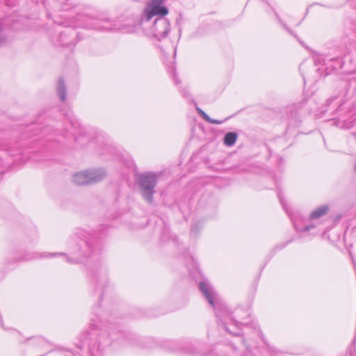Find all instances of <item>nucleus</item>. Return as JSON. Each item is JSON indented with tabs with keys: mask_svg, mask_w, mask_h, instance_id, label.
<instances>
[{
	"mask_svg": "<svg viewBox=\"0 0 356 356\" xmlns=\"http://www.w3.org/2000/svg\"><path fill=\"white\" fill-rule=\"evenodd\" d=\"M69 120L70 121L72 126L74 127V128L79 127V124L77 120L74 119L72 117H68Z\"/></svg>",
	"mask_w": 356,
	"mask_h": 356,
	"instance_id": "f3484780",
	"label": "nucleus"
},
{
	"mask_svg": "<svg viewBox=\"0 0 356 356\" xmlns=\"http://www.w3.org/2000/svg\"><path fill=\"white\" fill-rule=\"evenodd\" d=\"M197 111L200 114V115L207 122L213 124H220L222 123V121L215 120L211 118L204 111H203L200 108H197Z\"/></svg>",
	"mask_w": 356,
	"mask_h": 356,
	"instance_id": "4468645a",
	"label": "nucleus"
},
{
	"mask_svg": "<svg viewBox=\"0 0 356 356\" xmlns=\"http://www.w3.org/2000/svg\"><path fill=\"white\" fill-rule=\"evenodd\" d=\"M195 225H193L192 227H191V232H193L195 231Z\"/></svg>",
	"mask_w": 356,
	"mask_h": 356,
	"instance_id": "412c9836",
	"label": "nucleus"
},
{
	"mask_svg": "<svg viewBox=\"0 0 356 356\" xmlns=\"http://www.w3.org/2000/svg\"><path fill=\"white\" fill-rule=\"evenodd\" d=\"M57 93L60 99L64 102L66 99L67 90L65 85V81L63 78H60L58 82Z\"/></svg>",
	"mask_w": 356,
	"mask_h": 356,
	"instance_id": "9b49d317",
	"label": "nucleus"
},
{
	"mask_svg": "<svg viewBox=\"0 0 356 356\" xmlns=\"http://www.w3.org/2000/svg\"><path fill=\"white\" fill-rule=\"evenodd\" d=\"M170 29V23L164 17L159 15L156 17L151 26V33L152 35L158 40L165 38Z\"/></svg>",
	"mask_w": 356,
	"mask_h": 356,
	"instance_id": "423d86ee",
	"label": "nucleus"
},
{
	"mask_svg": "<svg viewBox=\"0 0 356 356\" xmlns=\"http://www.w3.org/2000/svg\"><path fill=\"white\" fill-rule=\"evenodd\" d=\"M312 228H313V226H312V225H306V226L303 228L302 231H305V232H306V231H309V230H310Z\"/></svg>",
	"mask_w": 356,
	"mask_h": 356,
	"instance_id": "6ab92c4d",
	"label": "nucleus"
},
{
	"mask_svg": "<svg viewBox=\"0 0 356 356\" xmlns=\"http://www.w3.org/2000/svg\"><path fill=\"white\" fill-rule=\"evenodd\" d=\"M237 138L238 134L236 132H228L224 136V144L227 147H232L235 144Z\"/></svg>",
	"mask_w": 356,
	"mask_h": 356,
	"instance_id": "ddd939ff",
	"label": "nucleus"
},
{
	"mask_svg": "<svg viewBox=\"0 0 356 356\" xmlns=\"http://www.w3.org/2000/svg\"><path fill=\"white\" fill-rule=\"evenodd\" d=\"M91 282L97 286V287L103 289L107 283V277L105 273L100 271H92L90 273Z\"/></svg>",
	"mask_w": 356,
	"mask_h": 356,
	"instance_id": "9d476101",
	"label": "nucleus"
},
{
	"mask_svg": "<svg viewBox=\"0 0 356 356\" xmlns=\"http://www.w3.org/2000/svg\"><path fill=\"white\" fill-rule=\"evenodd\" d=\"M106 333L100 331L97 327H92L90 330L82 333L79 338V342L76 343V346L82 349L85 344L88 345L89 356H102L103 348L101 347L100 339H104Z\"/></svg>",
	"mask_w": 356,
	"mask_h": 356,
	"instance_id": "f03ea898",
	"label": "nucleus"
},
{
	"mask_svg": "<svg viewBox=\"0 0 356 356\" xmlns=\"http://www.w3.org/2000/svg\"><path fill=\"white\" fill-rule=\"evenodd\" d=\"M329 207L327 205H323L314 210L310 213L311 219H318L324 216L328 211Z\"/></svg>",
	"mask_w": 356,
	"mask_h": 356,
	"instance_id": "f8f14e48",
	"label": "nucleus"
},
{
	"mask_svg": "<svg viewBox=\"0 0 356 356\" xmlns=\"http://www.w3.org/2000/svg\"><path fill=\"white\" fill-rule=\"evenodd\" d=\"M106 175L104 169H94L75 173L72 181L76 185L92 184L101 181Z\"/></svg>",
	"mask_w": 356,
	"mask_h": 356,
	"instance_id": "39448f33",
	"label": "nucleus"
},
{
	"mask_svg": "<svg viewBox=\"0 0 356 356\" xmlns=\"http://www.w3.org/2000/svg\"><path fill=\"white\" fill-rule=\"evenodd\" d=\"M136 182L140 188L142 197L148 202H153L155 186L157 182L156 174L151 172L138 174Z\"/></svg>",
	"mask_w": 356,
	"mask_h": 356,
	"instance_id": "7ed1b4c3",
	"label": "nucleus"
},
{
	"mask_svg": "<svg viewBox=\"0 0 356 356\" xmlns=\"http://www.w3.org/2000/svg\"><path fill=\"white\" fill-rule=\"evenodd\" d=\"M85 26L87 29H95L97 31H116L121 30L122 28L110 19L104 17L102 14L97 15H86L84 17Z\"/></svg>",
	"mask_w": 356,
	"mask_h": 356,
	"instance_id": "20e7f679",
	"label": "nucleus"
},
{
	"mask_svg": "<svg viewBox=\"0 0 356 356\" xmlns=\"http://www.w3.org/2000/svg\"><path fill=\"white\" fill-rule=\"evenodd\" d=\"M164 0H150L144 10V20L149 22L156 15L165 16L168 13L166 7L161 6Z\"/></svg>",
	"mask_w": 356,
	"mask_h": 356,
	"instance_id": "0eeeda50",
	"label": "nucleus"
},
{
	"mask_svg": "<svg viewBox=\"0 0 356 356\" xmlns=\"http://www.w3.org/2000/svg\"><path fill=\"white\" fill-rule=\"evenodd\" d=\"M76 38V33L72 30L67 29L59 35V42L62 46L70 47L75 45L74 40Z\"/></svg>",
	"mask_w": 356,
	"mask_h": 356,
	"instance_id": "1a4fd4ad",
	"label": "nucleus"
},
{
	"mask_svg": "<svg viewBox=\"0 0 356 356\" xmlns=\"http://www.w3.org/2000/svg\"><path fill=\"white\" fill-rule=\"evenodd\" d=\"M35 258H38V256L36 254H26L25 256H24L21 259H16L15 261H29V260L33 259Z\"/></svg>",
	"mask_w": 356,
	"mask_h": 356,
	"instance_id": "dca6fc26",
	"label": "nucleus"
},
{
	"mask_svg": "<svg viewBox=\"0 0 356 356\" xmlns=\"http://www.w3.org/2000/svg\"><path fill=\"white\" fill-rule=\"evenodd\" d=\"M79 244V248H77L74 252V253H76V251L78 252H80V257H89L90 254L93 251V246H92V244L91 242H89L88 241H86V240H83V239H80V241L78 242ZM66 259L70 262V263H76L78 262L79 261L81 260V258H76L75 259H71L70 258H68L67 257H66Z\"/></svg>",
	"mask_w": 356,
	"mask_h": 356,
	"instance_id": "6e6552de",
	"label": "nucleus"
},
{
	"mask_svg": "<svg viewBox=\"0 0 356 356\" xmlns=\"http://www.w3.org/2000/svg\"><path fill=\"white\" fill-rule=\"evenodd\" d=\"M335 99H336V97H333V98H332V99H329V100L327 101V103H328V104H330V103H331L332 101H334V100H335Z\"/></svg>",
	"mask_w": 356,
	"mask_h": 356,
	"instance_id": "aec40b11",
	"label": "nucleus"
},
{
	"mask_svg": "<svg viewBox=\"0 0 356 356\" xmlns=\"http://www.w3.org/2000/svg\"><path fill=\"white\" fill-rule=\"evenodd\" d=\"M173 76H174V80H175V84L178 85L180 83V81L177 78V75L175 72H173Z\"/></svg>",
	"mask_w": 356,
	"mask_h": 356,
	"instance_id": "a211bd4d",
	"label": "nucleus"
},
{
	"mask_svg": "<svg viewBox=\"0 0 356 356\" xmlns=\"http://www.w3.org/2000/svg\"><path fill=\"white\" fill-rule=\"evenodd\" d=\"M7 41V36L4 32V28L0 25V44L5 43Z\"/></svg>",
	"mask_w": 356,
	"mask_h": 356,
	"instance_id": "2eb2a0df",
	"label": "nucleus"
},
{
	"mask_svg": "<svg viewBox=\"0 0 356 356\" xmlns=\"http://www.w3.org/2000/svg\"><path fill=\"white\" fill-rule=\"evenodd\" d=\"M199 289L202 293L204 298L207 299L208 302L212 306V307L216 311V316L218 320V323H221L223 327L229 333L235 336L241 335L240 331L236 332L234 330H229L227 324L229 322L233 323L234 325L237 328L239 327V325L242 324L238 321H236L234 318V316H232L230 312L228 311L227 308L224 305L221 300H220L218 296L214 292L211 286L207 282H201L199 284ZM240 310H236L235 312V317H237L240 319H243L239 316L238 313Z\"/></svg>",
	"mask_w": 356,
	"mask_h": 356,
	"instance_id": "f257e3e1",
	"label": "nucleus"
}]
</instances>
